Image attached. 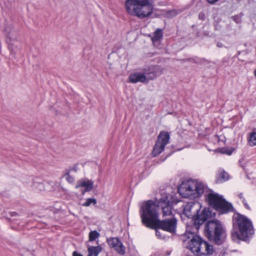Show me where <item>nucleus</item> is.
<instances>
[{"instance_id":"nucleus-1","label":"nucleus","mask_w":256,"mask_h":256,"mask_svg":"<svg viewBox=\"0 0 256 256\" xmlns=\"http://www.w3.org/2000/svg\"><path fill=\"white\" fill-rule=\"evenodd\" d=\"M140 214L142 224L150 228H159L162 231L174 233L176 228L177 220L176 218L160 220L158 219V212L156 206L150 201L144 202L140 208Z\"/></svg>"},{"instance_id":"nucleus-2","label":"nucleus","mask_w":256,"mask_h":256,"mask_svg":"<svg viewBox=\"0 0 256 256\" xmlns=\"http://www.w3.org/2000/svg\"><path fill=\"white\" fill-rule=\"evenodd\" d=\"M233 226L238 231H233L232 234L238 239L246 241L254 233V229L252 221L246 216L239 213L233 216Z\"/></svg>"},{"instance_id":"nucleus-3","label":"nucleus","mask_w":256,"mask_h":256,"mask_svg":"<svg viewBox=\"0 0 256 256\" xmlns=\"http://www.w3.org/2000/svg\"><path fill=\"white\" fill-rule=\"evenodd\" d=\"M124 6L129 14L140 18L150 16L154 10L150 0H126Z\"/></svg>"},{"instance_id":"nucleus-4","label":"nucleus","mask_w":256,"mask_h":256,"mask_svg":"<svg viewBox=\"0 0 256 256\" xmlns=\"http://www.w3.org/2000/svg\"><path fill=\"white\" fill-rule=\"evenodd\" d=\"M180 195L184 198H195L208 192V188L205 184L193 180L182 182L178 188Z\"/></svg>"},{"instance_id":"nucleus-5","label":"nucleus","mask_w":256,"mask_h":256,"mask_svg":"<svg viewBox=\"0 0 256 256\" xmlns=\"http://www.w3.org/2000/svg\"><path fill=\"white\" fill-rule=\"evenodd\" d=\"M205 236L217 244H222L226 236L225 230L218 220L208 221L206 225Z\"/></svg>"},{"instance_id":"nucleus-6","label":"nucleus","mask_w":256,"mask_h":256,"mask_svg":"<svg viewBox=\"0 0 256 256\" xmlns=\"http://www.w3.org/2000/svg\"><path fill=\"white\" fill-rule=\"evenodd\" d=\"M206 199L210 206L221 214H226L232 210V204L218 194L211 192L207 194Z\"/></svg>"},{"instance_id":"nucleus-7","label":"nucleus","mask_w":256,"mask_h":256,"mask_svg":"<svg viewBox=\"0 0 256 256\" xmlns=\"http://www.w3.org/2000/svg\"><path fill=\"white\" fill-rule=\"evenodd\" d=\"M156 206V210L158 212V208H161L162 210L164 216H168L172 214V204H176L177 202L173 199L172 195L164 192L161 193V197L155 200H148Z\"/></svg>"},{"instance_id":"nucleus-8","label":"nucleus","mask_w":256,"mask_h":256,"mask_svg":"<svg viewBox=\"0 0 256 256\" xmlns=\"http://www.w3.org/2000/svg\"><path fill=\"white\" fill-rule=\"evenodd\" d=\"M170 137L168 132H160L152 152V154L154 156H156L164 150L166 146L169 142Z\"/></svg>"},{"instance_id":"nucleus-9","label":"nucleus","mask_w":256,"mask_h":256,"mask_svg":"<svg viewBox=\"0 0 256 256\" xmlns=\"http://www.w3.org/2000/svg\"><path fill=\"white\" fill-rule=\"evenodd\" d=\"M202 206L200 202L196 201L188 202L184 207L183 212L188 218H194Z\"/></svg>"},{"instance_id":"nucleus-10","label":"nucleus","mask_w":256,"mask_h":256,"mask_svg":"<svg viewBox=\"0 0 256 256\" xmlns=\"http://www.w3.org/2000/svg\"><path fill=\"white\" fill-rule=\"evenodd\" d=\"M184 237H187L188 239L184 240L185 242H188V248L191 250L192 252L195 254L196 249L198 248L200 243L202 241V239L199 236L194 235L193 233H186Z\"/></svg>"},{"instance_id":"nucleus-11","label":"nucleus","mask_w":256,"mask_h":256,"mask_svg":"<svg viewBox=\"0 0 256 256\" xmlns=\"http://www.w3.org/2000/svg\"><path fill=\"white\" fill-rule=\"evenodd\" d=\"M212 216L211 212L208 208H204L200 214L199 212L196 214L194 219V226L198 230L200 226L203 224Z\"/></svg>"},{"instance_id":"nucleus-12","label":"nucleus","mask_w":256,"mask_h":256,"mask_svg":"<svg viewBox=\"0 0 256 256\" xmlns=\"http://www.w3.org/2000/svg\"><path fill=\"white\" fill-rule=\"evenodd\" d=\"M162 73V70L159 66H152L144 70L143 74L146 76V83L149 80H153Z\"/></svg>"},{"instance_id":"nucleus-13","label":"nucleus","mask_w":256,"mask_h":256,"mask_svg":"<svg viewBox=\"0 0 256 256\" xmlns=\"http://www.w3.org/2000/svg\"><path fill=\"white\" fill-rule=\"evenodd\" d=\"M194 250H196L195 254L198 256H202L203 255L212 254L214 252V248L212 246L210 245L208 242L202 240L198 248L194 249Z\"/></svg>"},{"instance_id":"nucleus-14","label":"nucleus","mask_w":256,"mask_h":256,"mask_svg":"<svg viewBox=\"0 0 256 256\" xmlns=\"http://www.w3.org/2000/svg\"><path fill=\"white\" fill-rule=\"evenodd\" d=\"M107 242L109 246L114 248L119 254H124L125 247L118 238H110L107 240Z\"/></svg>"},{"instance_id":"nucleus-15","label":"nucleus","mask_w":256,"mask_h":256,"mask_svg":"<svg viewBox=\"0 0 256 256\" xmlns=\"http://www.w3.org/2000/svg\"><path fill=\"white\" fill-rule=\"evenodd\" d=\"M4 33L6 37V40H16L18 36V32L14 28L12 24H8L4 28Z\"/></svg>"},{"instance_id":"nucleus-16","label":"nucleus","mask_w":256,"mask_h":256,"mask_svg":"<svg viewBox=\"0 0 256 256\" xmlns=\"http://www.w3.org/2000/svg\"><path fill=\"white\" fill-rule=\"evenodd\" d=\"M94 182L91 180H80L78 182L76 188H84V190H82V194H84L86 192H90L93 188Z\"/></svg>"},{"instance_id":"nucleus-17","label":"nucleus","mask_w":256,"mask_h":256,"mask_svg":"<svg viewBox=\"0 0 256 256\" xmlns=\"http://www.w3.org/2000/svg\"><path fill=\"white\" fill-rule=\"evenodd\" d=\"M130 82L132 83H136L138 82H142L146 83V76L143 73L136 72L131 74L128 78Z\"/></svg>"},{"instance_id":"nucleus-18","label":"nucleus","mask_w":256,"mask_h":256,"mask_svg":"<svg viewBox=\"0 0 256 256\" xmlns=\"http://www.w3.org/2000/svg\"><path fill=\"white\" fill-rule=\"evenodd\" d=\"M6 42L8 44V49L12 54L15 56L16 52L18 50V42L16 40H6Z\"/></svg>"},{"instance_id":"nucleus-19","label":"nucleus","mask_w":256,"mask_h":256,"mask_svg":"<svg viewBox=\"0 0 256 256\" xmlns=\"http://www.w3.org/2000/svg\"><path fill=\"white\" fill-rule=\"evenodd\" d=\"M162 29L158 28L154 33L153 36L152 38V40L153 44H155L162 40Z\"/></svg>"},{"instance_id":"nucleus-20","label":"nucleus","mask_w":256,"mask_h":256,"mask_svg":"<svg viewBox=\"0 0 256 256\" xmlns=\"http://www.w3.org/2000/svg\"><path fill=\"white\" fill-rule=\"evenodd\" d=\"M102 247L100 246H90L88 248V252L91 253L94 256H98L102 251Z\"/></svg>"},{"instance_id":"nucleus-21","label":"nucleus","mask_w":256,"mask_h":256,"mask_svg":"<svg viewBox=\"0 0 256 256\" xmlns=\"http://www.w3.org/2000/svg\"><path fill=\"white\" fill-rule=\"evenodd\" d=\"M248 144L251 146H254L256 145V132H252L250 134Z\"/></svg>"},{"instance_id":"nucleus-22","label":"nucleus","mask_w":256,"mask_h":256,"mask_svg":"<svg viewBox=\"0 0 256 256\" xmlns=\"http://www.w3.org/2000/svg\"><path fill=\"white\" fill-rule=\"evenodd\" d=\"M100 236V234L96 230L92 231L89 234L90 241H94Z\"/></svg>"},{"instance_id":"nucleus-23","label":"nucleus","mask_w":256,"mask_h":256,"mask_svg":"<svg viewBox=\"0 0 256 256\" xmlns=\"http://www.w3.org/2000/svg\"><path fill=\"white\" fill-rule=\"evenodd\" d=\"M178 12L175 10L168 11L164 14V16L168 18H172L178 14Z\"/></svg>"},{"instance_id":"nucleus-24","label":"nucleus","mask_w":256,"mask_h":256,"mask_svg":"<svg viewBox=\"0 0 256 256\" xmlns=\"http://www.w3.org/2000/svg\"><path fill=\"white\" fill-rule=\"evenodd\" d=\"M156 230V235L160 239L164 240L166 238V236L164 234L162 231L160 230L159 228H154Z\"/></svg>"},{"instance_id":"nucleus-25","label":"nucleus","mask_w":256,"mask_h":256,"mask_svg":"<svg viewBox=\"0 0 256 256\" xmlns=\"http://www.w3.org/2000/svg\"><path fill=\"white\" fill-rule=\"evenodd\" d=\"M96 199L89 198H88L86 200V202L82 204V206H88L92 204H96Z\"/></svg>"},{"instance_id":"nucleus-26","label":"nucleus","mask_w":256,"mask_h":256,"mask_svg":"<svg viewBox=\"0 0 256 256\" xmlns=\"http://www.w3.org/2000/svg\"><path fill=\"white\" fill-rule=\"evenodd\" d=\"M220 176L222 180L224 181L226 180L228 178V174L224 171H223L220 173Z\"/></svg>"},{"instance_id":"nucleus-27","label":"nucleus","mask_w":256,"mask_h":256,"mask_svg":"<svg viewBox=\"0 0 256 256\" xmlns=\"http://www.w3.org/2000/svg\"><path fill=\"white\" fill-rule=\"evenodd\" d=\"M232 20L236 23L239 24L241 22L242 19H241V16H234L232 17Z\"/></svg>"},{"instance_id":"nucleus-28","label":"nucleus","mask_w":256,"mask_h":256,"mask_svg":"<svg viewBox=\"0 0 256 256\" xmlns=\"http://www.w3.org/2000/svg\"><path fill=\"white\" fill-rule=\"evenodd\" d=\"M66 180L70 183H72L74 182V178L68 174L66 176Z\"/></svg>"},{"instance_id":"nucleus-29","label":"nucleus","mask_w":256,"mask_h":256,"mask_svg":"<svg viewBox=\"0 0 256 256\" xmlns=\"http://www.w3.org/2000/svg\"><path fill=\"white\" fill-rule=\"evenodd\" d=\"M34 186L36 188H38L40 190H42L44 188L43 184L41 183H38L34 184Z\"/></svg>"},{"instance_id":"nucleus-30","label":"nucleus","mask_w":256,"mask_h":256,"mask_svg":"<svg viewBox=\"0 0 256 256\" xmlns=\"http://www.w3.org/2000/svg\"><path fill=\"white\" fill-rule=\"evenodd\" d=\"M198 18L200 20H204L205 19V14L203 12H200L198 14Z\"/></svg>"},{"instance_id":"nucleus-31","label":"nucleus","mask_w":256,"mask_h":256,"mask_svg":"<svg viewBox=\"0 0 256 256\" xmlns=\"http://www.w3.org/2000/svg\"><path fill=\"white\" fill-rule=\"evenodd\" d=\"M242 202L244 204V205L245 208L248 210H250V208L249 206L248 205V204L246 203V200L244 198H243Z\"/></svg>"},{"instance_id":"nucleus-32","label":"nucleus","mask_w":256,"mask_h":256,"mask_svg":"<svg viewBox=\"0 0 256 256\" xmlns=\"http://www.w3.org/2000/svg\"><path fill=\"white\" fill-rule=\"evenodd\" d=\"M72 256H83V255L76 251H74L72 252Z\"/></svg>"},{"instance_id":"nucleus-33","label":"nucleus","mask_w":256,"mask_h":256,"mask_svg":"<svg viewBox=\"0 0 256 256\" xmlns=\"http://www.w3.org/2000/svg\"><path fill=\"white\" fill-rule=\"evenodd\" d=\"M208 2L210 4H214V2H216L218 0H207Z\"/></svg>"},{"instance_id":"nucleus-34","label":"nucleus","mask_w":256,"mask_h":256,"mask_svg":"<svg viewBox=\"0 0 256 256\" xmlns=\"http://www.w3.org/2000/svg\"><path fill=\"white\" fill-rule=\"evenodd\" d=\"M216 46L219 48H221L222 46V42H217Z\"/></svg>"},{"instance_id":"nucleus-35","label":"nucleus","mask_w":256,"mask_h":256,"mask_svg":"<svg viewBox=\"0 0 256 256\" xmlns=\"http://www.w3.org/2000/svg\"><path fill=\"white\" fill-rule=\"evenodd\" d=\"M222 153L226 154L228 155H230L232 153V151L223 152Z\"/></svg>"},{"instance_id":"nucleus-36","label":"nucleus","mask_w":256,"mask_h":256,"mask_svg":"<svg viewBox=\"0 0 256 256\" xmlns=\"http://www.w3.org/2000/svg\"><path fill=\"white\" fill-rule=\"evenodd\" d=\"M238 196L239 198L242 199V200H243V198H244L242 193L240 194Z\"/></svg>"},{"instance_id":"nucleus-37","label":"nucleus","mask_w":256,"mask_h":256,"mask_svg":"<svg viewBox=\"0 0 256 256\" xmlns=\"http://www.w3.org/2000/svg\"><path fill=\"white\" fill-rule=\"evenodd\" d=\"M11 215H12V216H14L16 215V213L15 212H13L12 213Z\"/></svg>"},{"instance_id":"nucleus-38","label":"nucleus","mask_w":256,"mask_h":256,"mask_svg":"<svg viewBox=\"0 0 256 256\" xmlns=\"http://www.w3.org/2000/svg\"><path fill=\"white\" fill-rule=\"evenodd\" d=\"M87 256H94L91 253L88 252V255Z\"/></svg>"},{"instance_id":"nucleus-39","label":"nucleus","mask_w":256,"mask_h":256,"mask_svg":"<svg viewBox=\"0 0 256 256\" xmlns=\"http://www.w3.org/2000/svg\"><path fill=\"white\" fill-rule=\"evenodd\" d=\"M254 76H256V70L254 72Z\"/></svg>"}]
</instances>
